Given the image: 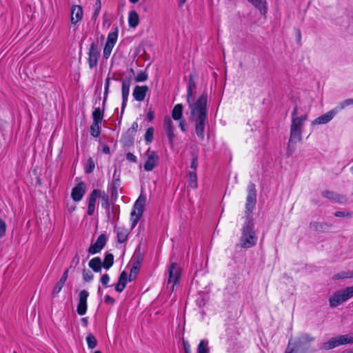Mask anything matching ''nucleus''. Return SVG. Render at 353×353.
Masks as SVG:
<instances>
[{
	"instance_id": "nucleus-1",
	"label": "nucleus",
	"mask_w": 353,
	"mask_h": 353,
	"mask_svg": "<svg viewBox=\"0 0 353 353\" xmlns=\"http://www.w3.org/2000/svg\"><path fill=\"white\" fill-rule=\"evenodd\" d=\"M195 88L196 84L194 76L190 74L187 90V102L190 110V121L194 123L197 137L203 140L205 137V128L208 115V95L206 92H203L194 103H191L190 98L192 97L193 91Z\"/></svg>"
},
{
	"instance_id": "nucleus-2",
	"label": "nucleus",
	"mask_w": 353,
	"mask_h": 353,
	"mask_svg": "<svg viewBox=\"0 0 353 353\" xmlns=\"http://www.w3.org/2000/svg\"><path fill=\"white\" fill-rule=\"evenodd\" d=\"M248 196L246 198L245 210V221L241 228V235L239 245L244 249L254 247L257 242V235L254 230V225L252 213L255 208L256 203V185L250 183L247 188Z\"/></svg>"
},
{
	"instance_id": "nucleus-3",
	"label": "nucleus",
	"mask_w": 353,
	"mask_h": 353,
	"mask_svg": "<svg viewBox=\"0 0 353 353\" xmlns=\"http://www.w3.org/2000/svg\"><path fill=\"white\" fill-rule=\"evenodd\" d=\"M346 344H353V334H347L332 337L327 342L323 343L321 348L329 350L339 345Z\"/></svg>"
},
{
	"instance_id": "nucleus-4",
	"label": "nucleus",
	"mask_w": 353,
	"mask_h": 353,
	"mask_svg": "<svg viewBox=\"0 0 353 353\" xmlns=\"http://www.w3.org/2000/svg\"><path fill=\"white\" fill-rule=\"evenodd\" d=\"M313 340L314 338L307 334H301L294 341H292V347L299 353H306L310 348V343Z\"/></svg>"
},
{
	"instance_id": "nucleus-5",
	"label": "nucleus",
	"mask_w": 353,
	"mask_h": 353,
	"mask_svg": "<svg viewBox=\"0 0 353 353\" xmlns=\"http://www.w3.org/2000/svg\"><path fill=\"white\" fill-rule=\"evenodd\" d=\"M353 296V288H346L335 292L329 299L331 307H336Z\"/></svg>"
},
{
	"instance_id": "nucleus-6",
	"label": "nucleus",
	"mask_w": 353,
	"mask_h": 353,
	"mask_svg": "<svg viewBox=\"0 0 353 353\" xmlns=\"http://www.w3.org/2000/svg\"><path fill=\"white\" fill-rule=\"evenodd\" d=\"M145 163L143 168L147 172L152 171L159 163V156L157 152L148 148L145 153Z\"/></svg>"
},
{
	"instance_id": "nucleus-7",
	"label": "nucleus",
	"mask_w": 353,
	"mask_h": 353,
	"mask_svg": "<svg viewBox=\"0 0 353 353\" xmlns=\"http://www.w3.org/2000/svg\"><path fill=\"white\" fill-rule=\"evenodd\" d=\"M302 131L294 128H290V135L287 147V155L291 156L295 150V145L302 140Z\"/></svg>"
},
{
	"instance_id": "nucleus-8",
	"label": "nucleus",
	"mask_w": 353,
	"mask_h": 353,
	"mask_svg": "<svg viewBox=\"0 0 353 353\" xmlns=\"http://www.w3.org/2000/svg\"><path fill=\"white\" fill-rule=\"evenodd\" d=\"M307 120V114L298 116V108L295 106L292 112L290 128L303 130L304 122Z\"/></svg>"
},
{
	"instance_id": "nucleus-9",
	"label": "nucleus",
	"mask_w": 353,
	"mask_h": 353,
	"mask_svg": "<svg viewBox=\"0 0 353 353\" xmlns=\"http://www.w3.org/2000/svg\"><path fill=\"white\" fill-rule=\"evenodd\" d=\"M100 56V50L95 43H92L88 52V63L90 69L96 67Z\"/></svg>"
},
{
	"instance_id": "nucleus-10",
	"label": "nucleus",
	"mask_w": 353,
	"mask_h": 353,
	"mask_svg": "<svg viewBox=\"0 0 353 353\" xmlns=\"http://www.w3.org/2000/svg\"><path fill=\"white\" fill-rule=\"evenodd\" d=\"M88 296L89 292L85 290H81L79 294V303L77 307V312L80 316H83L87 312V299Z\"/></svg>"
},
{
	"instance_id": "nucleus-11",
	"label": "nucleus",
	"mask_w": 353,
	"mask_h": 353,
	"mask_svg": "<svg viewBox=\"0 0 353 353\" xmlns=\"http://www.w3.org/2000/svg\"><path fill=\"white\" fill-rule=\"evenodd\" d=\"M108 241V237L105 234H100L96 242L90 245L88 252L91 254H95L101 251Z\"/></svg>"
},
{
	"instance_id": "nucleus-12",
	"label": "nucleus",
	"mask_w": 353,
	"mask_h": 353,
	"mask_svg": "<svg viewBox=\"0 0 353 353\" xmlns=\"http://www.w3.org/2000/svg\"><path fill=\"white\" fill-rule=\"evenodd\" d=\"M131 83H132L131 77L125 78L122 81V85H121V95H122L121 114L123 113L124 109L127 105Z\"/></svg>"
},
{
	"instance_id": "nucleus-13",
	"label": "nucleus",
	"mask_w": 353,
	"mask_h": 353,
	"mask_svg": "<svg viewBox=\"0 0 353 353\" xmlns=\"http://www.w3.org/2000/svg\"><path fill=\"white\" fill-rule=\"evenodd\" d=\"M168 284H172V287H174L178 284L179 279L180 278L181 272L180 268L178 267L176 263H172L168 270Z\"/></svg>"
},
{
	"instance_id": "nucleus-14",
	"label": "nucleus",
	"mask_w": 353,
	"mask_h": 353,
	"mask_svg": "<svg viewBox=\"0 0 353 353\" xmlns=\"http://www.w3.org/2000/svg\"><path fill=\"white\" fill-rule=\"evenodd\" d=\"M163 128L166 132L167 137L170 145H173L174 134V128L171 118L168 116L165 117L163 121Z\"/></svg>"
},
{
	"instance_id": "nucleus-15",
	"label": "nucleus",
	"mask_w": 353,
	"mask_h": 353,
	"mask_svg": "<svg viewBox=\"0 0 353 353\" xmlns=\"http://www.w3.org/2000/svg\"><path fill=\"white\" fill-rule=\"evenodd\" d=\"M338 110L336 108L328 111L325 114L319 117L312 121L313 125H322L329 123L334 116L338 113Z\"/></svg>"
},
{
	"instance_id": "nucleus-16",
	"label": "nucleus",
	"mask_w": 353,
	"mask_h": 353,
	"mask_svg": "<svg viewBox=\"0 0 353 353\" xmlns=\"http://www.w3.org/2000/svg\"><path fill=\"white\" fill-rule=\"evenodd\" d=\"M83 9L81 6L73 5L70 8V22L72 25H76L83 18Z\"/></svg>"
},
{
	"instance_id": "nucleus-17",
	"label": "nucleus",
	"mask_w": 353,
	"mask_h": 353,
	"mask_svg": "<svg viewBox=\"0 0 353 353\" xmlns=\"http://www.w3.org/2000/svg\"><path fill=\"white\" fill-rule=\"evenodd\" d=\"M85 193V184L83 182H81L72 188L71 196L74 201L78 202L82 199Z\"/></svg>"
},
{
	"instance_id": "nucleus-18",
	"label": "nucleus",
	"mask_w": 353,
	"mask_h": 353,
	"mask_svg": "<svg viewBox=\"0 0 353 353\" xmlns=\"http://www.w3.org/2000/svg\"><path fill=\"white\" fill-rule=\"evenodd\" d=\"M148 90L147 85H136L133 90L132 96L137 101H143Z\"/></svg>"
},
{
	"instance_id": "nucleus-19",
	"label": "nucleus",
	"mask_w": 353,
	"mask_h": 353,
	"mask_svg": "<svg viewBox=\"0 0 353 353\" xmlns=\"http://www.w3.org/2000/svg\"><path fill=\"white\" fill-rule=\"evenodd\" d=\"M115 232L117 233V238L119 243H123L128 240L129 234L128 229L122 227L115 228Z\"/></svg>"
},
{
	"instance_id": "nucleus-20",
	"label": "nucleus",
	"mask_w": 353,
	"mask_h": 353,
	"mask_svg": "<svg viewBox=\"0 0 353 353\" xmlns=\"http://www.w3.org/2000/svg\"><path fill=\"white\" fill-rule=\"evenodd\" d=\"M88 265L95 272H99L103 267L102 261L99 256L92 259Z\"/></svg>"
},
{
	"instance_id": "nucleus-21",
	"label": "nucleus",
	"mask_w": 353,
	"mask_h": 353,
	"mask_svg": "<svg viewBox=\"0 0 353 353\" xmlns=\"http://www.w3.org/2000/svg\"><path fill=\"white\" fill-rule=\"evenodd\" d=\"M139 23V17L138 13L132 10L130 12L128 15V24L129 26L131 28H136Z\"/></svg>"
},
{
	"instance_id": "nucleus-22",
	"label": "nucleus",
	"mask_w": 353,
	"mask_h": 353,
	"mask_svg": "<svg viewBox=\"0 0 353 353\" xmlns=\"http://www.w3.org/2000/svg\"><path fill=\"white\" fill-rule=\"evenodd\" d=\"M252 4L259 10L261 14H265L267 11V3L265 0H248Z\"/></svg>"
},
{
	"instance_id": "nucleus-23",
	"label": "nucleus",
	"mask_w": 353,
	"mask_h": 353,
	"mask_svg": "<svg viewBox=\"0 0 353 353\" xmlns=\"http://www.w3.org/2000/svg\"><path fill=\"white\" fill-rule=\"evenodd\" d=\"M145 204V197L140 195L137 200L135 201L134 206H133V210H136L137 212H139V213H142L143 212V208Z\"/></svg>"
},
{
	"instance_id": "nucleus-24",
	"label": "nucleus",
	"mask_w": 353,
	"mask_h": 353,
	"mask_svg": "<svg viewBox=\"0 0 353 353\" xmlns=\"http://www.w3.org/2000/svg\"><path fill=\"white\" fill-rule=\"evenodd\" d=\"M103 117V111L100 109V108H94L92 112V119L93 123H96V125L101 123Z\"/></svg>"
},
{
	"instance_id": "nucleus-25",
	"label": "nucleus",
	"mask_w": 353,
	"mask_h": 353,
	"mask_svg": "<svg viewBox=\"0 0 353 353\" xmlns=\"http://www.w3.org/2000/svg\"><path fill=\"white\" fill-rule=\"evenodd\" d=\"M209 343L207 339H202L200 341L197 349L196 353H210Z\"/></svg>"
},
{
	"instance_id": "nucleus-26",
	"label": "nucleus",
	"mask_w": 353,
	"mask_h": 353,
	"mask_svg": "<svg viewBox=\"0 0 353 353\" xmlns=\"http://www.w3.org/2000/svg\"><path fill=\"white\" fill-rule=\"evenodd\" d=\"M183 115V105L181 104H176L172 111V117L174 120H180Z\"/></svg>"
},
{
	"instance_id": "nucleus-27",
	"label": "nucleus",
	"mask_w": 353,
	"mask_h": 353,
	"mask_svg": "<svg viewBox=\"0 0 353 353\" xmlns=\"http://www.w3.org/2000/svg\"><path fill=\"white\" fill-rule=\"evenodd\" d=\"M114 263V256L111 253H107L105 255L103 262H102L103 268L105 270H108L112 267Z\"/></svg>"
},
{
	"instance_id": "nucleus-28",
	"label": "nucleus",
	"mask_w": 353,
	"mask_h": 353,
	"mask_svg": "<svg viewBox=\"0 0 353 353\" xmlns=\"http://www.w3.org/2000/svg\"><path fill=\"white\" fill-rule=\"evenodd\" d=\"M139 268L140 263L139 261H137L133 264L132 267L130 269V274L129 275H128L129 281H131L135 279L139 270Z\"/></svg>"
},
{
	"instance_id": "nucleus-29",
	"label": "nucleus",
	"mask_w": 353,
	"mask_h": 353,
	"mask_svg": "<svg viewBox=\"0 0 353 353\" xmlns=\"http://www.w3.org/2000/svg\"><path fill=\"white\" fill-rule=\"evenodd\" d=\"M142 213H139L136 210H132L130 213V221L132 228H134L139 221L140 218L142 216Z\"/></svg>"
},
{
	"instance_id": "nucleus-30",
	"label": "nucleus",
	"mask_w": 353,
	"mask_h": 353,
	"mask_svg": "<svg viewBox=\"0 0 353 353\" xmlns=\"http://www.w3.org/2000/svg\"><path fill=\"white\" fill-rule=\"evenodd\" d=\"M86 342L90 349H94L97 347V341L95 336L92 334H88L86 336Z\"/></svg>"
},
{
	"instance_id": "nucleus-31",
	"label": "nucleus",
	"mask_w": 353,
	"mask_h": 353,
	"mask_svg": "<svg viewBox=\"0 0 353 353\" xmlns=\"http://www.w3.org/2000/svg\"><path fill=\"white\" fill-rule=\"evenodd\" d=\"M189 185L192 188H197V176L195 172H189Z\"/></svg>"
},
{
	"instance_id": "nucleus-32",
	"label": "nucleus",
	"mask_w": 353,
	"mask_h": 353,
	"mask_svg": "<svg viewBox=\"0 0 353 353\" xmlns=\"http://www.w3.org/2000/svg\"><path fill=\"white\" fill-rule=\"evenodd\" d=\"M117 37H118V33L117 31L110 32L108 36V39H107L105 44H109L110 46H114V45L117 42Z\"/></svg>"
},
{
	"instance_id": "nucleus-33",
	"label": "nucleus",
	"mask_w": 353,
	"mask_h": 353,
	"mask_svg": "<svg viewBox=\"0 0 353 353\" xmlns=\"http://www.w3.org/2000/svg\"><path fill=\"white\" fill-rule=\"evenodd\" d=\"M128 281V274L123 271L121 272L118 283H117L115 287H119L121 285L122 287H125L127 284V281Z\"/></svg>"
},
{
	"instance_id": "nucleus-34",
	"label": "nucleus",
	"mask_w": 353,
	"mask_h": 353,
	"mask_svg": "<svg viewBox=\"0 0 353 353\" xmlns=\"http://www.w3.org/2000/svg\"><path fill=\"white\" fill-rule=\"evenodd\" d=\"M101 8V0H97L94 6V12L92 19L96 20L99 17Z\"/></svg>"
},
{
	"instance_id": "nucleus-35",
	"label": "nucleus",
	"mask_w": 353,
	"mask_h": 353,
	"mask_svg": "<svg viewBox=\"0 0 353 353\" xmlns=\"http://www.w3.org/2000/svg\"><path fill=\"white\" fill-rule=\"evenodd\" d=\"M101 193L100 190L94 189L90 194L88 198V204L95 205L96 200Z\"/></svg>"
},
{
	"instance_id": "nucleus-36",
	"label": "nucleus",
	"mask_w": 353,
	"mask_h": 353,
	"mask_svg": "<svg viewBox=\"0 0 353 353\" xmlns=\"http://www.w3.org/2000/svg\"><path fill=\"white\" fill-rule=\"evenodd\" d=\"M353 105V99H347L340 103L336 107L338 112L343 110L345 107Z\"/></svg>"
},
{
	"instance_id": "nucleus-37",
	"label": "nucleus",
	"mask_w": 353,
	"mask_h": 353,
	"mask_svg": "<svg viewBox=\"0 0 353 353\" xmlns=\"http://www.w3.org/2000/svg\"><path fill=\"white\" fill-rule=\"evenodd\" d=\"M353 277V273L350 272H341L339 274H335L333 276V279L338 280V279H343L346 278H352Z\"/></svg>"
},
{
	"instance_id": "nucleus-38",
	"label": "nucleus",
	"mask_w": 353,
	"mask_h": 353,
	"mask_svg": "<svg viewBox=\"0 0 353 353\" xmlns=\"http://www.w3.org/2000/svg\"><path fill=\"white\" fill-rule=\"evenodd\" d=\"M154 129L150 127L148 128L145 133V141L147 143H151L153 139Z\"/></svg>"
},
{
	"instance_id": "nucleus-39",
	"label": "nucleus",
	"mask_w": 353,
	"mask_h": 353,
	"mask_svg": "<svg viewBox=\"0 0 353 353\" xmlns=\"http://www.w3.org/2000/svg\"><path fill=\"white\" fill-rule=\"evenodd\" d=\"M90 134L94 137H98L100 134V126L99 124L96 125V123H92L90 126Z\"/></svg>"
},
{
	"instance_id": "nucleus-40",
	"label": "nucleus",
	"mask_w": 353,
	"mask_h": 353,
	"mask_svg": "<svg viewBox=\"0 0 353 353\" xmlns=\"http://www.w3.org/2000/svg\"><path fill=\"white\" fill-rule=\"evenodd\" d=\"M95 168V164L93 159L90 157L88 159L85 170L86 173H91Z\"/></svg>"
},
{
	"instance_id": "nucleus-41",
	"label": "nucleus",
	"mask_w": 353,
	"mask_h": 353,
	"mask_svg": "<svg viewBox=\"0 0 353 353\" xmlns=\"http://www.w3.org/2000/svg\"><path fill=\"white\" fill-rule=\"evenodd\" d=\"M110 78L107 77L105 81L104 94H103V104L105 103L109 92Z\"/></svg>"
},
{
	"instance_id": "nucleus-42",
	"label": "nucleus",
	"mask_w": 353,
	"mask_h": 353,
	"mask_svg": "<svg viewBox=\"0 0 353 353\" xmlns=\"http://www.w3.org/2000/svg\"><path fill=\"white\" fill-rule=\"evenodd\" d=\"M148 79V74L145 71H140L135 77L136 82H143Z\"/></svg>"
},
{
	"instance_id": "nucleus-43",
	"label": "nucleus",
	"mask_w": 353,
	"mask_h": 353,
	"mask_svg": "<svg viewBox=\"0 0 353 353\" xmlns=\"http://www.w3.org/2000/svg\"><path fill=\"white\" fill-rule=\"evenodd\" d=\"M93 274L92 272L89 270H83V279L85 282H89L92 280L93 279Z\"/></svg>"
},
{
	"instance_id": "nucleus-44",
	"label": "nucleus",
	"mask_w": 353,
	"mask_h": 353,
	"mask_svg": "<svg viewBox=\"0 0 353 353\" xmlns=\"http://www.w3.org/2000/svg\"><path fill=\"white\" fill-rule=\"evenodd\" d=\"M114 46H110L109 44H105V47L103 48V58L105 59H108L109 57L110 56V54L112 52V48Z\"/></svg>"
},
{
	"instance_id": "nucleus-45",
	"label": "nucleus",
	"mask_w": 353,
	"mask_h": 353,
	"mask_svg": "<svg viewBox=\"0 0 353 353\" xmlns=\"http://www.w3.org/2000/svg\"><path fill=\"white\" fill-rule=\"evenodd\" d=\"M322 195L323 197L327 198L329 199L334 200L336 199L335 194L331 191H328V190L323 191L322 192Z\"/></svg>"
},
{
	"instance_id": "nucleus-46",
	"label": "nucleus",
	"mask_w": 353,
	"mask_h": 353,
	"mask_svg": "<svg viewBox=\"0 0 353 353\" xmlns=\"http://www.w3.org/2000/svg\"><path fill=\"white\" fill-rule=\"evenodd\" d=\"M336 217H351L352 214L350 212L336 211L334 212Z\"/></svg>"
},
{
	"instance_id": "nucleus-47",
	"label": "nucleus",
	"mask_w": 353,
	"mask_h": 353,
	"mask_svg": "<svg viewBox=\"0 0 353 353\" xmlns=\"http://www.w3.org/2000/svg\"><path fill=\"white\" fill-rule=\"evenodd\" d=\"M198 165H199L198 157L194 156L192 160L190 168L194 170H196L197 168Z\"/></svg>"
},
{
	"instance_id": "nucleus-48",
	"label": "nucleus",
	"mask_w": 353,
	"mask_h": 353,
	"mask_svg": "<svg viewBox=\"0 0 353 353\" xmlns=\"http://www.w3.org/2000/svg\"><path fill=\"white\" fill-rule=\"evenodd\" d=\"M68 270H66L64 272L61 279H60L59 282L58 283V286L57 287H60V285H63L65 281L66 280V279L68 277Z\"/></svg>"
},
{
	"instance_id": "nucleus-49",
	"label": "nucleus",
	"mask_w": 353,
	"mask_h": 353,
	"mask_svg": "<svg viewBox=\"0 0 353 353\" xmlns=\"http://www.w3.org/2000/svg\"><path fill=\"white\" fill-rule=\"evenodd\" d=\"M126 159L129 161L134 162V163H135L137 161V157L134 154H132L131 152H128L126 154Z\"/></svg>"
},
{
	"instance_id": "nucleus-50",
	"label": "nucleus",
	"mask_w": 353,
	"mask_h": 353,
	"mask_svg": "<svg viewBox=\"0 0 353 353\" xmlns=\"http://www.w3.org/2000/svg\"><path fill=\"white\" fill-rule=\"evenodd\" d=\"M101 197H102L101 206L106 209L109 207L108 198L105 196H103Z\"/></svg>"
},
{
	"instance_id": "nucleus-51",
	"label": "nucleus",
	"mask_w": 353,
	"mask_h": 353,
	"mask_svg": "<svg viewBox=\"0 0 353 353\" xmlns=\"http://www.w3.org/2000/svg\"><path fill=\"white\" fill-rule=\"evenodd\" d=\"M109 276L108 274H103L101 277V283L103 285H105L108 284V283L109 282Z\"/></svg>"
},
{
	"instance_id": "nucleus-52",
	"label": "nucleus",
	"mask_w": 353,
	"mask_h": 353,
	"mask_svg": "<svg viewBox=\"0 0 353 353\" xmlns=\"http://www.w3.org/2000/svg\"><path fill=\"white\" fill-rule=\"evenodd\" d=\"M94 210H95V205L88 204V212H87L89 216H92L94 212Z\"/></svg>"
},
{
	"instance_id": "nucleus-53",
	"label": "nucleus",
	"mask_w": 353,
	"mask_h": 353,
	"mask_svg": "<svg viewBox=\"0 0 353 353\" xmlns=\"http://www.w3.org/2000/svg\"><path fill=\"white\" fill-rule=\"evenodd\" d=\"M104 301L106 304L112 305L114 303V299L111 297L110 295H105Z\"/></svg>"
},
{
	"instance_id": "nucleus-54",
	"label": "nucleus",
	"mask_w": 353,
	"mask_h": 353,
	"mask_svg": "<svg viewBox=\"0 0 353 353\" xmlns=\"http://www.w3.org/2000/svg\"><path fill=\"white\" fill-rule=\"evenodd\" d=\"M139 128V125L137 122H133L132 125H131V128L128 130V132H136L137 129Z\"/></svg>"
},
{
	"instance_id": "nucleus-55",
	"label": "nucleus",
	"mask_w": 353,
	"mask_h": 353,
	"mask_svg": "<svg viewBox=\"0 0 353 353\" xmlns=\"http://www.w3.org/2000/svg\"><path fill=\"white\" fill-rule=\"evenodd\" d=\"M179 126L180 129L181 130V131L185 132V130H186V128H185L186 122H185V121L184 119H182V120L180 121Z\"/></svg>"
},
{
	"instance_id": "nucleus-56",
	"label": "nucleus",
	"mask_w": 353,
	"mask_h": 353,
	"mask_svg": "<svg viewBox=\"0 0 353 353\" xmlns=\"http://www.w3.org/2000/svg\"><path fill=\"white\" fill-rule=\"evenodd\" d=\"M184 350L185 353H190V346L188 341H183Z\"/></svg>"
},
{
	"instance_id": "nucleus-57",
	"label": "nucleus",
	"mask_w": 353,
	"mask_h": 353,
	"mask_svg": "<svg viewBox=\"0 0 353 353\" xmlns=\"http://www.w3.org/2000/svg\"><path fill=\"white\" fill-rule=\"evenodd\" d=\"M81 322L83 326L87 327L88 324V317H83L81 319Z\"/></svg>"
},
{
	"instance_id": "nucleus-58",
	"label": "nucleus",
	"mask_w": 353,
	"mask_h": 353,
	"mask_svg": "<svg viewBox=\"0 0 353 353\" xmlns=\"http://www.w3.org/2000/svg\"><path fill=\"white\" fill-rule=\"evenodd\" d=\"M147 118H148V121H152L154 119V112L150 110L148 112Z\"/></svg>"
},
{
	"instance_id": "nucleus-59",
	"label": "nucleus",
	"mask_w": 353,
	"mask_h": 353,
	"mask_svg": "<svg viewBox=\"0 0 353 353\" xmlns=\"http://www.w3.org/2000/svg\"><path fill=\"white\" fill-rule=\"evenodd\" d=\"M79 260L80 259H79V257L78 254H76L75 256H74V258L72 259V262L74 263L76 265H77L79 263Z\"/></svg>"
},
{
	"instance_id": "nucleus-60",
	"label": "nucleus",
	"mask_w": 353,
	"mask_h": 353,
	"mask_svg": "<svg viewBox=\"0 0 353 353\" xmlns=\"http://www.w3.org/2000/svg\"><path fill=\"white\" fill-rule=\"evenodd\" d=\"M102 151H103V153H105V154H109V153H110V148H109V147H108V146H107V145H104V146L103 147Z\"/></svg>"
},
{
	"instance_id": "nucleus-61",
	"label": "nucleus",
	"mask_w": 353,
	"mask_h": 353,
	"mask_svg": "<svg viewBox=\"0 0 353 353\" xmlns=\"http://www.w3.org/2000/svg\"><path fill=\"white\" fill-rule=\"evenodd\" d=\"M6 228V223L4 222L1 221V236H3V234L5 233Z\"/></svg>"
},
{
	"instance_id": "nucleus-62",
	"label": "nucleus",
	"mask_w": 353,
	"mask_h": 353,
	"mask_svg": "<svg viewBox=\"0 0 353 353\" xmlns=\"http://www.w3.org/2000/svg\"><path fill=\"white\" fill-rule=\"evenodd\" d=\"M185 3V0H179L178 2L179 7L181 8Z\"/></svg>"
},
{
	"instance_id": "nucleus-63",
	"label": "nucleus",
	"mask_w": 353,
	"mask_h": 353,
	"mask_svg": "<svg viewBox=\"0 0 353 353\" xmlns=\"http://www.w3.org/2000/svg\"><path fill=\"white\" fill-rule=\"evenodd\" d=\"M124 288H115L116 291L119 293H121V292H123Z\"/></svg>"
},
{
	"instance_id": "nucleus-64",
	"label": "nucleus",
	"mask_w": 353,
	"mask_h": 353,
	"mask_svg": "<svg viewBox=\"0 0 353 353\" xmlns=\"http://www.w3.org/2000/svg\"><path fill=\"white\" fill-rule=\"evenodd\" d=\"M61 290V288H59L57 290H54V294H58L60 292Z\"/></svg>"
}]
</instances>
